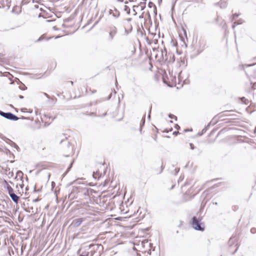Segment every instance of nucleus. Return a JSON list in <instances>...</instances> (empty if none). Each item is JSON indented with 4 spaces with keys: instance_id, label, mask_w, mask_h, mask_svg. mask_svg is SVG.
Returning <instances> with one entry per match:
<instances>
[{
    "instance_id": "nucleus-21",
    "label": "nucleus",
    "mask_w": 256,
    "mask_h": 256,
    "mask_svg": "<svg viewBox=\"0 0 256 256\" xmlns=\"http://www.w3.org/2000/svg\"><path fill=\"white\" fill-rule=\"evenodd\" d=\"M236 22H234V24L232 25V28H234L236 26Z\"/></svg>"
},
{
    "instance_id": "nucleus-31",
    "label": "nucleus",
    "mask_w": 256,
    "mask_h": 256,
    "mask_svg": "<svg viewBox=\"0 0 256 256\" xmlns=\"http://www.w3.org/2000/svg\"><path fill=\"white\" fill-rule=\"evenodd\" d=\"M63 142V140H61L60 142ZM64 142H67V141H66V140H64Z\"/></svg>"
},
{
    "instance_id": "nucleus-3",
    "label": "nucleus",
    "mask_w": 256,
    "mask_h": 256,
    "mask_svg": "<svg viewBox=\"0 0 256 256\" xmlns=\"http://www.w3.org/2000/svg\"><path fill=\"white\" fill-rule=\"evenodd\" d=\"M0 115L6 118L14 121L17 120L19 118L10 112H4L0 110Z\"/></svg>"
},
{
    "instance_id": "nucleus-11",
    "label": "nucleus",
    "mask_w": 256,
    "mask_h": 256,
    "mask_svg": "<svg viewBox=\"0 0 256 256\" xmlns=\"http://www.w3.org/2000/svg\"><path fill=\"white\" fill-rule=\"evenodd\" d=\"M22 176H23V173L20 170H18L17 172L16 177L19 176L20 178H22Z\"/></svg>"
},
{
    "instance_id": "nucleus-19",
    "label": "nucleus",
    "mask_w": 256,
    "mask_h": 256,
    "mask_svg": "<svg viewBox=\"0 0 256 256\" xmlns=\"http://www.w3.org/2000/svg\"><path fill=\"white\" fill-rule=\"evenodd\" d=\"M175 128L177 130H178L180 128V126L178 124H176Z\"/></svg>"
},
{
    "instance_id": "nucleus-4",
    "label": "nucleus",
    "mask_w": 256,
    "mask_h": 256,
    "mask_svg": "<svg viewBox=\"0 0 256 256\" xmlns=\"http://www.w3.org/2000/svg\"><path fill=\"white\" fill-rule=\"evenodd\" d=\"M79 193L82 197L87 199L89 198L90 194H92V190L90 188H84L80 192L79 191Z\"/></svg>"
},
{
    "instance_id": "nucleus-30",
    "label": "nucleus",
    "mask_w": 256,
    "mask_h": 256,
    "mask_svg": "<svg viewBox=\"0 0 256 256\" xmlns=\"http://www.w3.org/2000/svg\"><path fill=\"white\" fill-rule=\"evenodd\" d=\"M38 200L37 199L34 200V202H37Z\"/></svg>"
},
{
    "instance_id": "nucleus-18",
    "label": "nucleus",
    "mask_w": 256,
    "mask_h": 256,
    "mask_svg": "<svg viewBox=\"0 0 256 256\" xmlns=\"http://www.w3.org/2000/svg\"><path fill=\"white\" fill-rule=\"evenodd\" d=\"M190 148L192 150H194V145L192 144V143L190 144Z\"/></svg>"
},
{
    "instance_id": "nucleus-14",
    "label": "nucleus",
    "mask_w": 256,
    "mask_h": 256,
    "mask_svg": "<svg viewBox=\"0 0 256 256\" xmlns=\"http://www.w3.org/2000/svg\"><path fill=\"white\" fill-rule=\"evenodd\" d=\"M250 232L252 233V234H255L256 232V228H251L250 230Z\"/></svg>"
},
{
    "instance_id": "nucleus-20",
    "label": "nucleus",
    "mask_w": 256,
    "mask_h": 256,
    "mask_svg": "<svg viewBox=\"0 0 256 256\" xmlns=\"http://www.w3.org/2000/svg\"><path fill=\"white\" fill-rule=\"evenodd\" d=\"M142 124L143 125L144 123V120H145V116H144V117L142 118Z\"/></svg>"
},
{
    "instance_id": "nucleus-6",
    "label": "nucleus",
    "mask_w": 256,
    "mask_h": 256,
    "mask_svg": "<svg viewBox=\"0 0 256 256\" xmlns=\"http://www.w3.org/2000/svg\"><path fill=\"white\" fill-rule=\"evenodd\" d=\"M82 221H83V220L82 218L75 219L72 222V224L74 226L78 227L79 226H80V224L82 223Z\"/></svg>"
},
{
    "instance_id": "nucleus-27",
    "label": "nucleus",
    "mask_w": 256,
    "mask_h": 256,
    "mask_svg": "<svg viewBox=\"0 0 256 256\" xmlns=\"http://www.w3.org/2000/svg\"><path fill=\"white\" fill-rule=\"evenodd\" d=\"M44 95H45L48 98V95L47 94L44 93Z\"/></svg>"
},
{
    "instance_id": "nucleus-34",
    "label": "nucleus",
    "mask_w": 256,
    "mask_h": 256,
    "mask_svg": "<svg viewBox=\"0 0 256 256\" xmlns=\"http://www.w3.org/2000/svg\"><path fill=\"white\" fill-rule=\"evenodd\" d=\"M80 256H84V255H80Z\"/></svg>"
},
{
    "instance_id": "nucleus-7",
    "label": "nucleus",
    "mask_w": 256,
    "mask_h": 256,
    "mask_svg": "<svg viewBox=\"0 0 256 256\" xmlns=\"http://www.w3.org/2000/svg\"><path fill=\"white\" fill-rule=\"evenodd\" d=\"M10 196L12 199V200L14 201V202L16 204H17L18 202V200H19V196H18L14 193L11 194L10 195Z\"/></svg>"
},
{
    "instance_id": "nucleus-24",
    "label": "nucleus",
    "mask_w": 256,
    "mask_h": 256,
    "mask_svg": "<svg viewBox=\"0 0 256 256\" xmlns=\"http://www.w3.org/2000/svg\"><path fill=\"white\" fill-rule=\"evenodd\" d=\"M150 112H151V108L150 109V113H149V114L148 116V118H150Z\"/></svg>"
},
{
    "instance_id": "nucleus-13",
    "label": "nucleus",
    "mask_w": 256,
    "mask_h": 256,
    "mask_svg": "<svg viewBox=\"0 0 256 256\" xmlns=\"http://www.w3.org/2000/svg\"><path fill=\"white\" fill-rule=\"evenodd\" d=\"M19 88L22 90H25L26 89V87L24 84H23L22 86H20Z\"/></svg>"
},
{
    "instance_id": "nucleus-33",
    "label": "nucleus",
    "mask_w": 256,
    "mask_h": 256,
    "mask_svg": "<svg viewBox=\"0 0 256 256\" xmlns=\"http://www.w3.org/2000/svg\"><path fill=\"white\" fill-rule=\"evenodd\" d=\"M253 65H254V64H250V66H253Z\"/></svg>"
},
{
    "instance_id": "nucleus-2",
    "label": "nucleus",
    "mask_w": 256,
    "mask_h": 256,
    "mask_svg": "<svg viewBox=\"0 0 256 256\" xmlns=\"http://www.w3.org/2000/svg\"><path fill=\"white\" fill-rule=\"evenodd\" d=\"M108 32L107 40L108 42H112L118 32V29L115 26H110L108 28Z\"/></svg>"
},
{
    "instance_id": "nucleus-5",
    "label": "nucleus",
    "mask_w": 256,
    "mask_h": 256,
    "mask_svg": "<svg viewBox=\"0 0 256 256\" xmlns=\"http://www.w3.org/2000/svg\"><path fill=\"white\" fill-rule=\"evenodd\" d=\"M109 14L116 18L120 16V12L115 8L110 10Z\"/></svg>"
},
{
    "instance_id": "nucleus-32",
    "label": "nucleus",
    "mask_w": 256,
    "mask_h": 256,
    "mask_svg": "<svg viewBox=\"0 0 256 256\" xmlns=\"http://www.w3.org/2000/svg\"><path fill=\"white\" fill-rule=\"evenodd\" d=\"M68 145L69 146V145H70V142H68Z\"/></svg>"
},
{
    "instance_id": "nucleus-8",
    "label": "nucleus",
    "mask_w": 256,
    "mask_h": 256,
    "mask_svg": "<svg viewBox=\"0 0 256 256\" xmlns=\"http://www.w3.org/2000/svg\"><path fill=\"white\" fill-rule=\"evenodd\" d=\"M148 6L150 8H152V6H154V10L155 14H156V6L152 2H150L148 4Z\"/></svg>"
},
{
    "instance_id": "nucleus-17",
    "label": "nucleus",
    "mask_w": 256,
    "mask_h": 256,
    "mask_svg": "<svg viewBox=\"0 0 256 256\" xmlns=\"http://www.w3.org/2000/svg\"><path fill=\"white\" fill-rule=\"evenodd\" d=\"M240 14H238L235 13L234 14H233V19H234L235 18V17L238 16Z\"/></svg>"
},
{
    "instance_id": "nucleus-29",
    "label": "nucleus",
    "mask_w": 256,
    "mask_h": 256,
    "mask_svg": "<svg viewBox=\"0 0 256 256\" xmlns=\"http://www.w3.org/2000/svg\"><path fill=\"white\" fill-rule=\"evenodd\" d=\"M178 132H174V134H178Z\"/></svg>"
},
{
    "instance_id": "nucleus-10",
    "label": "nucleus",
    "mask_w": 256,
    "mask_h": 256,
    "mask_svg": "<svg viewBox=\"0 0 256 256\" xmlns=\"http://www.w3.org/2000/svg\"><path fill=\"white\" fill-rule=\"evenodd\" d=\"M7 189H8L9 195H10L11 194L14 193L13 188L10 186H7Z\"/></svg>"
},
{
    "instance_id": "nucleus-9",
    "label": "nucleus",
    "mask_w": 256,
    "mask_h": 256,
    "mask_svg": "<svg viewBox=\"0 0 256 256\" xmlns=\"http://www.w3.org/2000/svg\"><path fill=\"white\" fill-rule=\"evenodd\" d=\"M220 6L221 8H225L227 6V2L224 0H221L220 2Z\"/></svg>"
},
{
    "instance_id": "nucleus-22",
    "label": "nucleus",
    "mask_w": 256,
    "mask_h": 256,
    "mask_svg": "<svg viewBox=\"0 0 256 256\" xmlns=\"http://www.w3.org/2000/svg\"><path fill=\"white\" fill-rule=\"evenodd\" d=\"M19 98H20V99H22L24 98V96L22 95H20L19 96Z\"/></svg>"
},
{
    "instance_id": "nucleus-12",
    "label": "nucleus",
    "mask_w": 256,
    "mask_h": 256,
    "mask_svg": "<svg viewBox=\"0 0 256 256\" xmlns=\"http://www.w3.org/2000/svg\"><path fill=\"white\" fill-rule=\"evenodd\" d=\"M11 142H12V146H14V148H18V146L15 144L14 142H12V141H10Z\"/></svg>"
},
{
    "instance_id": "nucleus-25",
    "label": "nucleus",
    "mask_w": 256,
    "mask_h": 256,
    "mask_svg": "<svg viewBox=\"0 0 256 256\" xmlns=\"http://www.w3.org/2000/svg\"><path fill=\"white\" fill-rule=\"evenodd\" d=\"M90 91H91L92 93H94V92H96V90H90Z\"/></svg>"
},
{
    "instance_id": "nucleus-23",
    "label": "nucleus",
    "mask_w": 256,
    "mask_h": 256,
    "mask_svg": "<svg viewBox=\"0 0 256 256\" xmlns=\"http://www.w3.org/2000/svg\"><path fill=\"white\" fill-rule=\"evenodd\" d=\"M206 128H204L202 130V132H204L206 131Z\"/></svg>"
},
{
    "instance_id": "nucleus-1",
    "label": "nucleus",
    "mask_w": 256,
    "mask_h": 256,
    "mask_svg": "<svg viewBox=\"0 0 256 256\" xmlns=\"http://www.w3.org/2000/svg\"><path fill=\"white\" fill-rule=\"evenodd\" d=\"M192 227L197 230L204 231V224L200 222V220H198L196 216H194L192 218Z\"/></svg>"
},
{
    "instance_id": "nucleus-16",
    "label": "nucleus",
    "mask_w": 256,
    "mask_h": 256,
    "mask_svg": "<svg viewBox=\"0 0 256 256\" xmlns=\"http://www.w3.org/2000/svg\"><path fill=\"white\" fill-rule=\"evenodd\" d=\"M169 117L172 118H175L176 119V116L172 114H170L169 115Z\"/></svg>"
},
{
    "instance_id": "nucleus-28",
    "label": "nucleus",
    "mask_w": 256,
    "mask_h": 256,
    "mask_svg": "<svg viewBox=\"0 0 256 256\" xmlns=\"http://www.w3.org/2000/svg\"><path fill=\"white\" fill-rule=\"evenodd\" d=\"M40 40H41V38H40L37 40V41H38V42H39V41H40Z\"/></svg>"
},
{
    "instance_id": "nucleus-15",
    "label": "nucleus",
    "mask_w": 256,
    "mask_h": 256,
    "mask_svg": "<svg viewBox=\"0 0 256 256\" xmlns=\"http://www.w3.org/2000/svg\"><path fill=\"white\" fill-rule=\"evenodd\" d=\"M72 162L70 163V164L69 166L68 167V169H67V170H66V172H68L70 170V168H72Z\"/></svg>"
},
{
    "instance_id": "nucleus-26",
    "label": "nucleus",
    "mask_w": 256,
    "mask_h": 256,
    "mask_svg": "<svg viewBox=\"0 0 256 256\" xmlns=\"http://www.w3.org/2000/svg\"><path fill=\"white\" fill-rule=\"evenodd\" d=\"M188 130H188V129H185V130H184V132H188Z\"/></svg>"
}]
</instances>
